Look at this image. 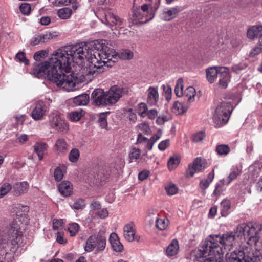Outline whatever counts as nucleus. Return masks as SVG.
Masks as SVG:
<instances>
[{
    "label": "nucleus",
    "mask_w": 262,
    "mask_h": 262,
    "mask_svg": "<svg viewBox=\"0 0 262 262\" xmlns=\"http://www.w3.org/2000/svg\"><path fill=\"white\" fill-rule=\"evenodd\" d=\"M138 115L142 118H145L147 116L148 107L145 103L141 102L139 103L137 108Z\"/></svg>",
    "instance_id": "40"
},
{
    "label": "nucleus",
    "mask_w": 262,
    "mask_h": 262,
    "mask_svg": "<svg viewBox=\"0 0 262 262\" xmlns=\"http://www.w3.org/2000/svg\"><path fill=\"white\" fill-rule=\"evenodd\" d=\"M195 96V90L193 86H189L186 88L184 93L183 96L185 97L188 102H192L194 100Z\"/></svg>",
    "instance_id": "32"
},
{
    "label": "nucleus",
    "mask_w": 262,
    "mask_h": 262,
    "mask_svg": "<svg viewBox=\"0 0 262 262\" xmlns=\"http://www.w3.org/2000/svg\"><path fill=\"white\" fill-rule=\"evenodd\" d=\"M247 68V65L244 63H239L234 64L232 67V71L236 74L239 73L242 71L244 70Z\"/></svg>",
    "instance_id": "52"
},
{
    "label": "nucleus",
    "mask_w": 262,
    "mask_h": 262,
    "mask_svg": "<svg viewBox=\"0 0 262 262\" xmlns=\"http://www.w3.org/2000/svg\"><path fill=\"white\" fill-rule=\"evenodd\" d=\"M15 59L17 61L24 63L26 66H28L29 64V60L26 58L25 53L23 52H19L17 53Z\"/></svg>",
    "instance_id": "46"
},
{
    "label": "nucleus",
    "mask_w": 262,
    "mask_h": 262,
    "mask_svg": "<svg viewBox=\"0 0 262 262\" xmlns=\"http://www.w3.org/2000/svg\"><path fill=\"white\" fill-rule=\"evenodd\" d=\"M80 156L79 150L77 148L72 149L69 154V159L72 162H76Z\"/></svg>",
    "instance_id": "42"
},
{
    "label": "nucleus",
    "mask_w": 262,
    "mask_h": 262,
    "mask_svg": "<svg viewBox=\"0 0 262 262\" xmlns=\"http://www.w3.org/2000/svg\"><path fill=\"white\" fill-rule=\"evenodd\" d=\"M170 144V140L166 139L161 141L158 145V148L161 151H164Z\"/></svg>",
    "instance_id": "58"
},
{
    "label": "nucleus",
    "mask_w": 262,
    "mask_h": 262,
    "mask_svg": "<svg viewBox=\"0 0 262 262\" xmlns=\"http://www.w3.org/2000/svg\"><path fill=\"white\" fill-rule=\"evenodd\" d=\"M223 190V184L222 183H217L215 186V189L213 192V195L215 196L220 195Z\"/></svg>",
    "instance_id": "56"
},
{
    "label": "nucleus",
    "mask_w": 262,
    "mask_h": 262,
    "mask_svg": "<svg viewBox=\"0 0 262 262\" xmlns=\"http://www.w3.org/2000/svg\"><path fill=\"white\" fill-rule=\"evenodd\" d=\"M218 84L223 88H226L230 81V75L226 67L220 68V72L218 76Z\"/></svg>",
    "instance_id": "18"
},
{
    "label": "nucleus",
    "mask_w": 262,
    "mask_h": 262,
    "mask_svg": "<svg viewBox=\"0 0 262 262\" xmlns=\"http://www.w3.org/2000/svg\"><path fill=\"white\" fill-rule=\"evenodd\" d=\"M106 92L101 89L95 90L91 95V100L94 105L96 106L109 105L106 98Z\"/></svg>",
    "instance_id": "10"
},
{
    "label": "nucleus",
    "mask_w": 262,
    "mask_h": 262,
    "mask_svg": "<svg viewBox=\"0 0 262 262\" xmlns=\"http://www.w3.org/2000/svg\"><path fill=\"white\" fill-rule=\"evenodd\" d=\"M16 139L20 144H24L28 141V138L26 134H20L17 135Z\"/></svg>",
    "instance_id": "60"
},
{
    "label": "nucleus",
    "mask_w": 262,
    "mask_h": 262,
    "mask_svg": "<svg viewBox=\"0 0 262 262\" xmlns=\"http://www.w3.org/2000/svg\"><path fill=\"white\" fill-rule=\"evenodd\" d=\"M137 1L134 0L133 8V17L135 20H138L142 24L151 20L159 7L160 0H149L150 3L149 4H144L141 8L135 7Z\"/></svg>",
    "instance_id": "6"
},
{
    "label": "nucleus",
    "mask_w": 262,
    "mask_h": 262,
    "mask_svg": "<svg viewBox=\"0 0 262 262\" xmlns=\"http://www.w3.org/2000/svg\"><path fill=\"white\" fill-rule=\"evenodd\" d=\"M169 223L168 219L164 216L162 217L159 216L156 218V226L160 230H165Z\"/></svg>",
    "instance_id": "30"
},
{
    "label": "nucleus",
    "mask_w": 262,
    "mask_h": 262,
    "mask_svg": "<svg viewBox=\"0 0 262 262\" xmlns=\"http://www.w3.org/2000/svg\"><path fill=\"white\" fill-rule=\"evenodd\" d=\"M56 241L61 244H64L67 243L66 239L64 238V234L63 232H58L56 234Z\"/></svg>",
    "instance_id": "63"
},
{
    "label": "nucleus",
    "mask_w": 262,
    "mask_h": 262,
    "mask_svg": "<svg viewBox=\"0 0 262 262\" xmlns=\"http://www.w3.org/2000/svg\"><path fill=\"white\" fill-rule=\"evenodd\" d=\"M57 36V35L56 34V32H47L45 34H42L43 39V41L46 42L49 40L55 38Z\"/></svg>",
    "instance_id": "54"
},
{
    "label": "nucleus",
    "mask_w": 262,
    "mask_h": 262,
    "mask_svg": "<svg viewBox=\"0 0 262 262\" xmlns=\"http://www.w3.org/2000/svg\"><path fill=\"white\" fill-rule=\"evenodd\" d=\"M108 215V211L106 209L103 208L101 210L98 211L96 213V215L101 219H105Z\"/></svg>",
    "instance_id": "64"
},
{
    "label": "nucleus",
    "mask_w": 262,
    "mask_h": 262,
    "mask_svg": "<svg viewBox=\"0 0 262 262\" xmlns=\"http://www.w3.org/2000/svg\"><path fill=\"white\" fill-rule=\"evenodd\" d=\"M165 190L168 195H172L177 193L178 188L176 185L170 183L165 186Z\"/></svg>",
    "instance_id": "45"
},
{
    "label": "nucleus",
    "mask_w": 262,
    "mask_h": 262,
    "mask_svg": "<svg viewBox=\"0 0 262 262\" xmlns=\"http://www.w3.org/2000/svg\"><path fill=\"white\" fill-rule=\"evenodd\" d=\"M110 242L113 249L115 251H122L123 246L120 243L117 235L115 233H112L111 234L110 236Z\"/></svg>",
    "instance_id": "26"
},
{
    "label": "nucleus",
    "mask_w": 262,
    "mask_h": 262,
    "mask_svg": "<svg viewBox=\"0 0 262 262\" xmlns=\"http://www.w3.org/2000/svg\"><path fill=\"white\" fill-rule=\"evenodd\" d=\"M64 173V170L62 169L61 167H58L56 168L54 173L55 180L57 181H61L63 178Z\"/></svg>",
    "instance_id": "50"
},
{
    "label": "nucleus",
    "mask_w": 262,
    "mask_h": 262,
    "mask_svg": "<svg viewBox=\"0 0 262 262\" xmlns=\"http://www.w3.org/2000/svg\"><path fill=\"white\" fill-rule=\"evenodd\" d=\"M50 126L60 132L66 133L69 129V125L62 116L58 113H52L49 116Z\"/></svg>",
    "instance_id": "9"
},
{
    "label": "nucleus",
    "mask_w": 262,
    "mask_h": 262,
    "mask_svg": "<svg viewBox=\"0 0 262 262\" xmlns=\"http://www.w3.org/2000/svg\"><path fill=\"white\" fill-rule=\"evenodd\" d=\"M59 192L63 195L68 196L71 194L73 187L71 182L69 181H63L58 186Z\"/></svg>",
    "instance_id": "27"
},
{
    "label": "nucleus",
    "mask_w": 262,
    "mask_h": 262,
    "mask_svg": "<svg viewBox=\"0 0 262 262\" xmlns=\"http://www.w3.org/2000/svg\"><path fill=\"white\" fill-rule=\"evenodd\" d=\"M180 162V158L178 156H173L170 158L168 161L167 165L170 170L175 169Z\"/></svg>",
    "instance_id": "38"
},
{
    "label": "nucleus",
    "mask_w": 262,
    "mask_h": 262,
    "mask_svg": "<svg viewBox=\"0 0 262 262\" xmlns=\"http://www.w3.org/2000/svg\"><path fill=\"white\" fill-rule=\"evenodd\" d=\"M242 171V167L238 165H234L231 169V172L228 177V181L227 184H229L232 181L235 179L240 174Z\"/></svg>",
    "instance_id": "31"
},
{
    "label": "nucleus",
    "mask_w": 262,
    "mask_h": 262,
    "mask_svg": "<svg viewBox=\"0 0 262 262\" xmlns=\"http://www.w3.org/2000/svg\"><path fill=\"white\" fill-rule=\"evenodd\" d=\"M85 203L82 199L77 200L73 204L72 207L76 210L82 209L85 207Z\"/></svg>",
    "instance_id": "53"
},
{
    "label": "nucleus",
    "mask_w": 262,
    "mask_h": 262,
    "mask_svg": "<svg viewBox=\"0 0 262 262\" xmlns=\"http://www.w3.org/2000/svg\"><path fill=\"white\" fill-rule=\"evenodd\" d=\"M29 189V184L27 181L17 182L12 186L13 195L19 196L27 193Z\"/></svg>",
    "instance_id": "15"
},
{
    "label": "nucleus",
    "mask_w": 262,
    "mask_h": 262,
    "mask_svg": "<svg viewBox=\"0 0 262 262\" xmlns=\"http://www.w3.org/2000/svg\"><path fill=\"white\" fill-rule=\"evenodd\" d=\"M47 112V106L42 101L35 102L32 107L31 117L35 121L42 120Z\"/></svg>",
    "instance_id": "12"
},
{
    "label": "nucleus",
    "mask_w": 262,
    "mask_h": 262,
    "mask_svg": "<svg viewBox=\"0 0 262 262\" xmlns=\"http://www.w3.org/2000/svg\"><path fill=\"white\" fill-rule=\"evenodd\" d=\"M134 54L130 50H124L119 54V57L123 60H129L133 57Z\"/></svg>",
    "instance_id": "43"
},
{
    "label": "nucleus",
    "mask_w": 262,
    "mask_h": 262,
    "mask_svg": "<svg viewBox=\"0 0 262 262\" xmlns=\"http://www.w3.org/2000/svg\"><path fill=\"white\" fill-rule=\"evenodd\" d=\"M215 151L220 156H226L230 152V148L228 145L219 144L216 145Z\"/></svg>",
    "instance_id": "34"
},
{
    "label": "nucleus",
    "mask_w": 262,
    "mask_h": 262,
    "mask_svg": "<svg viewBox=\"0 0 262 262\" xmlns=\"http://www.w3.org/2000/svg\"><path fill=\"white\" fill-rule=\"evenodd\" d=\"M108 114V113L106 112V113H101L99 115L98 122L99 125L102 128H105L107 125V120H106V116Z\"/></svg>",
    "instance_id": "44"
},
{
    "label": "nucleus",
    "mask_w": 262,
    "mask_h": 262,
    "mask_svg": "<svg viewBox=\"0 0 262 262\" xmlns=\"http://www.w3.org/2000/svg\"><path fill=\"white\" fill-rule=\"evenodd\" d=\"M140 156L141 150L139 148L136 147L131 148L128 155L129 162H132L134 160L139 159Z\"/></svg>",
    "instance_id": "37"
},
{
    "label": "nucleus",
    "mask_w": 262,
    "mask_h": 262,
    "mask_svg": "<svg viewBox=\"0 0 262 262\" xmlns=\"http://www.w3.org/2000/svg\"><path fill=\"white\" fill-rule=\"evenodd\" d=\"M48 148L47 144L43 142H37L33 146L34 151L37 154L40 161L43 159L44 152Z\"/></svg>",
    "instance_id": "23"
},
{
    "label": "nucleus",
    "mask_w": 262,
    "mask_h": 262,
    "mask_svg": "<svg viewBox=\"0 0 262 262\" xmlns=\"http://www.w3.org/2000/svg\"><path fill=\"white\" fill-rule=\"evenodd\" d=\"M147 103L151 105H155L159 100L158 87L149 86L146 91Z\"/></svg>",
    "instance_id": "16"
},
{
    "label": "nucleus",
    "mask_w": 262,
    "mask_h": 262,
    "mask_svg": "<svg viewBox=\"0 0 262 262\" xmlns=\"http://www.w3.org/2000/svg\"><path fill=\"white\" fill-rule=\"evenodd\" d=\"M72 13L71 8L65 7L58 10L57 14L59 17L62 19H67L70 18Z\"/></svg>",
    "instance_id": "35"
},
{
    "label": "nucleus",
    "mask_w": 262,
    "mask_h": 262,
    "mask_svg": "<svg viewBox=\"0 0 262 262\" xmlns=\"http://www.w3.org/2000/svg\"><path fill=\"white\" fill-rule=\"evenodd\" d=\"M236 235L237 236L236 232L227 233L222 235H210L208 239L202 243L199 249L194 252L193 255L200 257L209 253V255H213L208 259L211 262H220L219 260L223 262L221 258L223 254L227 250L230 251L228 253L232 252V248L236 246ZM227 253L228 252L226 255ZM225 260L227 262L226 255Z\"/></svg>",
    "instance_id": "3"
},
{
    "label": "nucleus",
    "mask_w": 262,
    "mask_h": 262,
    "mask_svg": "<svg viewBox=\"0 0 262 262\" xmlns=\"http://www.w3.org/2000/svg\"><path fill=\"white\" fill-rule=\"evenodd\" d=\"M241 241L238 249L226 254L227 262H260L262 258V225L242 223L236 227Z\"/></svg>",
    "instance_id": "2"
},
{
    "label": "nucleus",
    "mask_w": 262,
    "mask_h": 262,
    "mask_svg": "<svg viewBox=\"0 0 262 262\" xmlns=\"http://www.w3.org/2000/svg\"><path fill=\"white\" fill-rule=\"evenodd\" d=\"M221 211L222 216H226L229 213L231 208V202L229 200L224 199L221 203Z\"/></svg>",
    "instance_id": "33"
},
{
    "label": "nucleus",
    "mask_w": 262,
    "mask_h": 262,
    "mask_svg": "<svg viewBox=\"0 0 262 262\" xmlns=\"http://www.w3.org/2000/svg\"><path fill=\"white\" fill-rule=\"evenodd\" d=\"M204 161L200 158H196L193 163L189 165L187 170V175L193 177L195 172L201 171L204 168Z\"/></svg>",
    "instance_id": "17"
},
{
    "label": "nucleus",
    "mask_w": 262,
    "mask_h": 262,
    "mask_svg": "<svg viewBox=\"0 0 262 262\" xmlns=\"http://www.w3.org/2000/svg\"><path fill=\"white\" fill-rule=\"evenodd\" d=\"M108 179L107 175L102 172L95 173L94 172H90L89 173L88 182L90 184L101 185L103 182H105Z\"/></svg>",
    "instance_id": "14"
},
{
    "label": "nucleus",
    "mask_w": 262,
    "mask_h": 262,
    "mask_svg": "<svg viewBox=\"0 0 262 262\" xmlns=\"http://www.w3.org/2000/svg\"><path fill=\"white\" fill-rule=\"evenodd\" d=\"M63 224L62 220L54 219L53 220V229L54 230H58L62 227Z\"/></svg>",
    "instance_id": "59"
},
{
    "label": "nucleus",
    "mask_w": 262,
    "mask_h": 262,
    "mask_svg": "<svg viewBox=\"0 0 262 262\" xmlns=\"http://www.w3.org/2000/svg\"><path fill=\"white\" fill-rule=\"evenodd\" d=\"M136 234L135 225L133 222L126 224L123 227V236L125 239L128 242H132L135 239Z\"/></svg>",
    "instance_id": "20"
},
{
    "label": "nucleus",
    "mask_w": 262,
    "mask_h": 262,
    "mask_svg": "<svg viewBox=\"0 0 262 262\" xmlns=\"http://www.w3.org/2000/svg\"><path fill=\"white\" fill-rule=\"evenodd\" d=\"M69 145L63 138L57 139L54 146L55 153L58 155H65L68 150Z\"/></svg>",
    "instance_id": "21"
},
{
    "label": "nucleus",
    "mask_w": 262,
    "mask_h": 262,
    "mask_svg": "<svg viewBox=\"0 0 262 262\" xmlns=\"http://www.w3.org/2000/svg\"><path fill=\"white\" fill-rule=\"evenodd\" d=\"M16 217L8 228L6 232L8 234V245L11 251L16 252L24 246L23 233L21 230L24 223L27 221V214L29 211L28 206L18 205L17 207Z\"/></svg>",
    "instance_id": "4"
},
{
    "label": "nucleus",
    "mask_w": 262,
    "mask_h": 262,
    "mask_svg": "<svg viewBox=\"0 0 262 262\" xmlns=\"http://www.w3.org/2000/svg\"><path fill=\"white\" fill-rule=\"evenodd\" d=\"M90 98L89 95L83 94L73 98V102L77 105H86L89 102Z\"/></svg>",
    "instance_id": "29"
},
{
    "label": "nucleus",
    "mask_w": 262,
    "mask_h": 262,
    "mask_svg": "<svg viewBox=\"0 0 262 262\" xmlns=\"http://www.w3.org/2000/svg\"><path fill=\"white\" fill-rule=\"evenodd\" d=\"M220 67H212L206 69V77L209 83H212L218 78L220 72Z\"/></svg>",
    "instance_id": "22"
},
{
    "label": "nucleus",
    "mask_w": 262,
    "mask_h": 262,
    "mask_svg": "<svg viewBox=\"0 0 262 262\" xmlns=\"http://www.w3.org/2000/svg\"><path fill=\"white\" fill-rule=\"evenodd\" d=\"M204 137H205L204 133L203 132H200L195 133V134H194L193 135L192 140L195 142H200V141H202V140H203Z\"/></svg>",
    "instance_id": "57"
},
{
    "label": "nucleus",
    "mask_w": 262,
    "mask_h": 262,
    "mask_svg": "<svg viewBox=\"0 0 262 262\" xmlns=\"http://www.w3.org/2000/svg\"><path fill=\"white\" fill-rule=\"evenodd\" d=\"M8 234L4 233V231L0 230V262H6L5 260V256L8 254L6 248L7 247L10 249V251L13 254L18 253L20 247L16 252L11 251L10 247L8 245Z\"/></svg>",
    "instance_id": "11"
},
{
    "label": "nucleus",
    "mask_w": 262,
    "mask_h": 262,
    "mask_svg": "<svg viewBox=\"0 0 262 262\" xmlns=\"http://www.w3.org/2000/svg\"><path fill=\"white\" fill-rule=\"evenodd\" d=\"M179 250V245L177 239H173L169 244L165 250V254L168 257L176 255Z\"/></svg>",
    "instance_id": "24"
},
{
    "label": "nucleus",
    "mask_w": 262,
    "mask_h": 262,
    "mask_svg": "<svg viewBox=\"0 0 262 262\" xmlns=\"http://www.w3.org/2000/svg\"><path fill=\"white\" fill-rule=\"evenodd\" d=\"M188 108V105L187 104L176 101L173 105L172 112L176 115H181L185 113Z\"/></svg>",
    "instance_id": "28"
},
{
    "label": "nucleus",
    "mask_w": 262,
    "mask_h": 262,
    "mask_svg": "<svg viewBox=\"0 0 262 262\" xmlns=\"http://www.w3.org/2000/svg\"><path fill=\"white\" fill-rule=\"evenodd\" d=\"M47 54V52L44 50L39 51L38 52H36L33 56L34 59L36 61H39L40 59L45 56Z\"/></svg>",
    "instance_id": "62"
},
{
    "label": "nucleus",
    "mask_w": 262,
    "mask_h": 262,
    "mask_svg": "<svg viewBox=\"0 0 262 262\" xmlns=\"http://www.w3.org/2000/svg\"><path fill=\"white\" fill-rule=\"evenodd\" d=\"M262 51V45H259L256 46L254 48H253L250 52V56L251 57H254L259 53H260Z\"/></svg>",
    "instance_id": "55"
},
{
    "label": "nucleus",
    "mask_w": 262,
    "mask_h": 262,
    "mask_svg": "<svg viewBox=\"0 0 262 262\" xmlns=\"http://www.w3.org/2000/svg\"><path fill=\"white\" fill-rule=\"evenodd\" d=\"M42 34L34 35L30 40V44L32 46H36L39 43H45L43 41Z\"/></svg>",
    "instance_id": "48"
},
{
    "label": "nucleus",
    "mask_w": 262,
    "mask_h": 262,
    "mask_svg": "<svg viewBox=\"0 0 262 262\" xmlns=\"http://www.w3.org/2000/svg\"><path fill=\"white\" fill-rule=\"evenodd\" d=\"M138 129L146 135L151 134V131L147 123L142 122L138 125Z\"/></svg>",
    "instance_id": "49"
},
{
    "label": "nucleus",
    "mask_w": 262,
    "mask_h": 262,
    "mask_svg": "<svg viewBox=\"0 0 262 262\" xmlns=\"http://www.w3.org/2000/svg\"><path fill=\"white\" fill-rule=\"evenodd\" d=\"M180 9L178 7L166 8L164 9L160 15L161 18L165 21H170L174 18Z\"/></svg>",
    "instance_id": "19"
},
{
    "label": "nucleus",
    "mask_w": 262,
    "mask_h": 262,
    "mask_svg": "<svg viewBox=\"0 0 262 262\" xmlns=\"http://www.w3.org/2000/svg\"><path fill=\"white\" fill-rule=\"evenodd\" d=\"M114 2V0H99L98 5L100 6L98 12L96 13L97 17L104 24L108 25L113 30L118 28H122L123 20L114 15L111 13L108 7Z\"/></svg>",
    "instance_id": "5"
},
{
    "label": "nucleus",
    "mask_w": 262,
    "mask_h": 262,
    "mask_svg": "<svg viewBox=\"0 0 262 262\" xmlns=\"http://www.w3.org/2000/svg\"><path fill=\"white\" fill-rule=\"evenodd\" d=\"M247 37L250 39L258 38L262 36V26H253L250 27L247 31Z\"/></svg>",
    "instance_id": "25"
},
{
    "label": "nucleus",
    "mask_w": 262,
    "mask_h": 262,
    "mask_svg": "<svg viewBox=\"0 0 262 262\" xmlns=\"http://www.w3.org/2000/svg\"><path fill=\"white\" fill-rule=\"evenodd\" d=\"M232 111L230 103L221 102L216 108L213 116V121L215 127L225 125L228 121Z\"/></svg>",
    "instance_id": "7"
},
{
    "label": "nucleus",
    "mask_w": 262,
    "mask_h": 262,
    "mask_svg": "<svg viewBox=\"0 0 262 262\" xmlns=\"http://www.w3.org/2000/svg\"><path fill=\"white\" fill-rule=\"evenodd\" d=\"M12 190V185L9 183H5L0 187V198L9 193Z\"/></svg>",
    "instance_id": "41"
},
{
    "label": "nucleus",
    "mask_w": 262,
    "mask_h": 262,
    "mask_svg": "<svg viewBox=\"0 0 262 262\" xmlns=\"http://www.w3.org/2000/svg\"><path fill=\"white\" fill-rule=\"evenodd\" d=\"M19 9L23 14L28 15L31 12V7L29 4L24 3L20 6Z\"/></svg>",
    "instance_id": "51"
},
{
    "label": "nucleus",
    "mask_w": 262,
    "mask_h": 262,
    "mask_svg": "<svg viewBox=\"0 0 262 262\" xmlns=\"http://www.w3.org/2000/svg\"><path fill=\"white\" fill-rule=\"evenodd\" d=\"M183 81L182 78H179L177 81L175 86L174 93L178 97H181L184 95L183 92Z\"/></svg>",
    "instance_id": "36"
},
{
    "label": "nucleus",
    "mask_w": 262,
    "mask_h": 262,
    "mask_svg": "<svg viewBox=\"0 0 262 262\" xmlns=\"http://www.w3.org/2000/svg\"><path fill=\"white\" fill-rule=\"evenodd\" d=\"M79 229V225L76 223L70 224L68 226V231L71 236H75Z\"/></svg>",
    "instance_id": "47"
},
{
    "label": "nucleus",
    "mask_w": 262,
    "mask_h": 262,
    "mask_svg": "<svg viewBox=\"0 0 262 262\" xmlns=\"http://www.w3.org/2000/svg\"><path fill=\"white\" fill-rule=\"evenodd\" d=\"M84 115V113L82 110H78L71 112L69 115V119L73 122H76L79 120Z\"/></svg>",
    "instance_id": "39"
},
{
    "label": "nucleus",
    "mask_w": 262,
    "mask_h": 262,
    "mask_svg": "<svg viewBox=\"0 0 262 262\" xmlns=\"http://www.w3.org/2000/svg\"><path fill=\"white\" fill-rule=\"evenodd\" d=\"M127 117L129 121L135 123L137 120V116L135 113L133 112L132 109L128 110Z\"/></svg>",
    "instance_id": "61"
},
{
    "label": "nucleus",
    "mask_w": 262,
    "mask_h": 262,
    "mask_svg": "<svg viewBox=\"0 0 262 262\" xmlns=\"http://www.w3.org/2000/svg\"><path fill=\"white\" fill-rule=\"evenodd\" d=\"M106 238L98 234L97 235H91L86 241L84 250L90 252L96 249V252H99L104 250L106 246Z\"/></svg>",
    "instance_id": "8"
},
{
    "label": "nucleus",
    "mask_w": 262,
    "mask_h": 262,
    "mask_svg": "<svg viewBox=\"0 0 262 262\" xmlns=\"http://www.w3.org/2000/svg\"><path fill=\"white\" fill-rule=\"evenodd\" d=\"M122 94L123 90L122 88L116 85L111 86L110 90L106 92V98L108 100L109 105L114 104L117 102L122 97Z\"/></svg>",
    "instance_id": "13"
},
{
    "label": "nucleus",
    "mask_w": 262,
    "mask_h": 262,
    "mask_svg": "<svg viewBox=\"0 0 262 262\" xmlns=\"http://www.w3.org/2000/svg\"><path fill=\"white\" fill-rule=\"evenodd\" d=\"M107 44L106 40H97L88 45L81 43L66 46L56 51L47 61L34 64L31 74L39 78L47 77L67 91L75 90L78 80L70 73L71 62L80 65L86 59L91 64L82 69L81 73L96 76L112 66L108 63L116 53Z\"/></svg>",
    "instance_id": "1"
}]
</instances>
